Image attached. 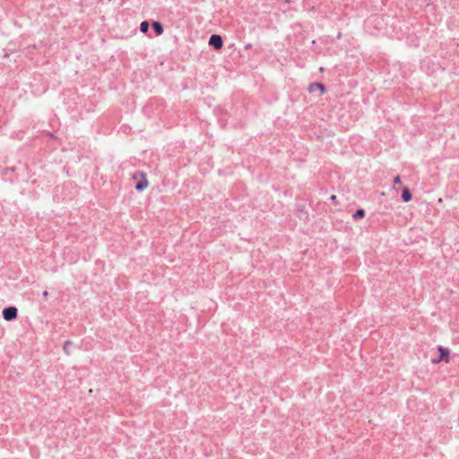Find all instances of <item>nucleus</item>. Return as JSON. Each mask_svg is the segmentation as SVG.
Returning <instances> with one entry per match:
<instances>
[{
    "label": "nucleus",
    "mask_w": 459,
    "mask_h": 459,
    "mask_svg": "<svg viewBox=\"0 0 459 459\" xmlns=\"http://www.w3.org/2000/svg\"><path fill=\"white\" fill-rule=\"evenodd\" d=\"M138 178H140V179L136 182L134 189L137 192H143L148 187L149 181L146 178V174L143 171H137L132 176V179L134 180H137Z\"/></svg>",
    "instance_id": "1"
},
{
    "label": "nucleus",
    "mask_w": 459,
    "mask_h": 459,
    "mask_svg": "<svg viewBox=\"0 0 459 459\" xmlns=\"http://www.w3.org/2000/svg\"><path fill=\"white\" fill-rule=\"evenodd\" d=\"M2 316L5 321H13L18 317V309L14 306H8L3 309Z\"/></svg>",
    "instance_id": "2"
},
{
    "label": "nucleus",
    "mask_w": 459,
    "mask_h": 459,
    "mask_svg": "<svg viewBox=\"0 0 459 459\" xmlns=\"http://www.w3.org/2000/svg\"><path fill=\"white\" fill-rule=\"evenodd\" d=\"M208 45L215 50H221L223 47V39L220 34H212Z\"/></svg>",
    "instance_id": "3"
},
{
    "label": "nucleus",
    "mask_w": 459,
    "mask_h": 459,
    "mask_svg": "<svg viewBox=\"0 0 459 459\" xmlns=\"http://www.w3.org/2000/svg\"><path fill=\"white\" fill-rule=\"evenodd\" d=\"M438 351L440 353V356L437 359H434L433 363L437 364L440 361L444 360L446 363L449 362V351L442 346L438 347Z\"/></svg>",
    "instance_id": "4"
},
{
    "label": "nucleus",
    "mask_w": 459,
    "mask_h": 459,
    "mask_svg": "<svg viewBox=\"0 0 459 459\" xmlns=\"http://www.w3.org/2000/svg\"><path fill=\"white\" fill-rule=\"evenodd\" d=\"M152 28L153 32H154L157 36H160V35H161V34H163V32H164V26H163V24H162L160 22H159V21H154V22H152Z\"/></svg>",
    "instance_id": "5"
},
{
    "label": "nucleus",
    "mask_w": 459,
    "mask_h": 459,
    "mask_svg": "<svg viewBox=\"0 0 459 459\" xmlns=\"http://www.w3.org/2000/svg\"><path fill=\"white\" fill-rule=\"evenodd\" d=\"M308 91L311 93L316 91H319L321 95H324L325 93V87L320 82H316L309 85Z\"/></svg>",
    "instance_id": "6"
},
{
    "label": "nucleus",
    "mask_w": 459,
    "mask_h": 459,
    "mask_svg": "<svg viewBox=\"0 0 459 459\" xmlns=\"http://www.w3.org/2000/svg\"><path fill=\"white\" fill-rule=\"evenodd\" d=\"M402 198L406 203L411 200V194L407 186L403 190Z\"/></svg>",
    "instance_id": "7"
},
{
    "label": "nucleus",
    "mask_w": 459,
    "mask_h": 459,
    "mask_svg": "<svg viewBox=\"0 0 459 459\" xmlns=\"http://www.w3.org/2000/svg\"><path fill=\"white\" fill-rule=\"evenodd\" d=\"M149 29H150V23L148 21H143L141 23H140V26H139V30L142 33H147L149 31Z\"/></svg>",
    "instance_id": "8"
},
{
    "label": "nucleus",
    "mask_w": 459,
    "mask_h": 459,
    "mask_svg": "<svg viewBox=\"0 0 459 459\" xmlns=\"http://www.w3.org/2000/svg\"><path fill=\"white\" fill-rule=\"evenodd\" d=\"M74 345L73 342L70 341V340H67L64 342L63 344V351L66 354V355H70L71 352L69 351V348L72 347Z\"/></svg>",
    "instance_id": "9"
},
{
    "label": "nucleus",
    "mask_w": 459,
    "mask_h": 459,
    "mask_svg": "<svg viewBox=\"0 0 459 459\" xmlns=\"http://www.w3.org/2000/svg\"><path fill=\"white\" fill-rule=\"evenodd\" d=\"M365 217V211L363 209H359L353 215L352 218L354 220H357L359 218H364Z\"/></svg>",
    "instance_id": "10"
},
{
    "label": "nucleus",
    "mask_w": 459,
    "mask_h": 459,
    "mask_svg": "<svg viewBox=\"0 0 459 459\" xmlns=\"http://www.w3.org/2000/svg\"><path fill=\"white\" fill-rule=\"evenodd\" d=\"M252 47H253V46H252V44H251V43H247V44L245 45V47H244V49L242 50V54H241V56H245V52H246V51H247V50H249V49H251V48H252Z\"/></svg>",
    "instance_id": "11"
},
{
    "label": "nucleus",
    "mask_w": 459,
    "mask_h": 459,
    "mask_svg": "<svg viewBox=\"0 0 459 459\" xmlns=\"http://www.w3.org/2000/svg\"><path fill=\"white\" fill-rule=\"evenodd\" d=\"M394 184H400L401 183V178L400 176H396L394 179Z\"/></svg>",
    "instance_id": "12"
},
{
    "label": "nucleus",
    "mask_w": 459,
    "mask_h": 459,
    "mask_svg": "<svg viewBox=\"0 0 459 459\" xmlns=\"http://www.w3.org/2000/svg\"><path fill=\"white\" fill-rule=\"evenodd\" d=\"M330 199L332 201H336V195H331Z\"/></svg>",
    "instance_id": "13"
},
{
    "label": "nucleus",
    "mask_w": 459,
    "mask_h": 459,
    "mask_svg": "<svg viewBox=\"0 0 459 459\" xmlns=\"http://www.w3.org/2000/svg\"><path fill=\"white\" fill-rule=\"evenodd\" d=\"M48 295V290H44V291H43V296H44V297H47Z\"/></svg>",
    "instance_id": "14"
}]
</instances>
